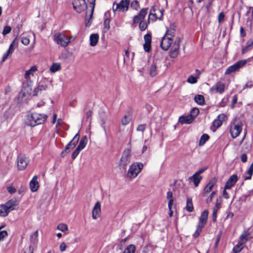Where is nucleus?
I'll use <instances>...</instances> for the list:
<instances>
[{
  "label": "nucleus",
  "instance_id": "34",
  "mask_svg": "<svg viewBox=\"0 0 253 253\" xmlns=\"http://www.w3.org/2000/svg\"><path fill=\"white\" fill-rule=\"evenodd\" d=\"M178 121L181 124H190V115L181 116L179 118Z\"/></svg>",
  "mask_w": 253,
  "mask_h": 253
},
{
  "label": "nucleus",
  "instance_id": "20",
  "mask_svg": "<svg viewBox=\"0 0 253 253\" xmlns=\"http://www.w3.org/2000/svg\"><path fill=\"white\" fill-rule=\"evenodd\" d=\"M32 90V88L29 85L27 82L23 83L22 87L21 90L20 94L22 97H26L27 94H29Z\"/></svg>",
  "mask_w": 253,
  "mask_h": 253
},
{
  "label": "nucleus",
  "instance_id": "56",
  "mask_svg": "<svg viewBox=\"0 0 253 253\" xmlns=\"http://www.w3.org/2000/svg\"><path fill=\"white\" fill-rule=\"evenodd\" d=\"M146 126V125L145 124L139 125L137 126L136 130L138 131H141L142 132H143L145 130Z\"/></svg>",
  "mask_w": 253,
  "mask_h": 253
},
{
  "label": "nucleus",
  "instance_id": "61",
  "mask_svg": "<svg viewBox=\"0 0 253 253\" xmlns=\"http://www.w3.org/2000/svg\"><path fill=\"white\" fill-rule=\"evenodd\" d=\"M251 48H252V47L251 46V45H250L248 42V45L242 49V53H245L246 52L250 50Z\"/></svg>",
  "mask_w": 253,
  "mask_h": 253
},
{
  "label": "nucleus",
  "instance_id": "10",
  "mask_svg": "<svg viewBox=\"0 0 253 253\" xmlns=\"http://www.w3.org/2000/svg\"><path fill=\"white\" fill-rule=\"evenodd\" d=\"M17 163L18 170H23L26 168L28 164V161L25 156L19 155L17 158Z\"/></svg>",
  "mask_w": 253,
  "mask_h": 253
},
{
  "label": "nucleus",
  "instance_id": "25",
  "mask_svg": "<svg viewBox=\"0 0 253 253\" xmlns=\"http://www.w3.org/2000/svg\"><path fill=\"white\" fill-rule=\"evenodd\" d=\"M202 178L203 177L201 175L195 173L192 177H191V180L192 181L195 187H196L198 186Z\"/></svg>",
  "mask_w": 253,
  "mask_h": 253
},
{
  "label": "nucleus",
  "instance_id": "35",
  "mask_svg": "<svg viewBox=\"0 0 253 253\" xmlns=\"http://www.w3.org/2000/svg\"><path fill=\"white\" fill-rule=\"evenodd\" d=\"M195 101L199 105H203L205 104V98L202 95H197L194 97Z\"/></svg>",
  "mask_w": 253,
  "mask_h": 253
},
{
  "label": "nucleus",
  "instance_id": "7",
  "mask_svg": "<svg viewBox=\"0 0 253 253\" xmlns=\"http://www.w3.org/2000/svg\"><path fill=\"white\" fill-rule=\"evenodd\" d=\"M130 151L129 149L125 150L120 160V166L125 169L126 167L130 163Z\"/></svg>",
  "mask_w": 253,
  "mask_h": 253
},
{
  "label": "nucleus",
  "instance_id": "40",
  "mask_svg": "<svg viewBox=\"0 0 253 253\" xmlns=\"http://www.w3.org/2000/svg\"><path fill=\"white\" fill-rule=\"evenodd\" d=\"M209 139V136L207 134H203L199 141V144L200 146L203 145L206 141H207Z\"/></svg>",
  "mask_w": 253,
  "mask_h": 253
},
{
  "label": "nucleus",
  "instance_id": "51",
  "mask_svg": "<svg viewBox=\"0 0 253 253\" xmlns=\"http://www.w3.org/2000/svg\"><path fill=\"white\" fill-rule=\"evenodd\" d=\"M11 28L9 26H6L4 27L2 34L4 36L7 35L11 32Z\"/></svg>",
  "mask_w": 253,
  "mask_h": 253
},
{
  "label": "nucleus",
  "instance_id": "39",
  "mask_svg": "<svg viewBox=\"0 0 253 253\" xmlns=\"http://www.w3.org/2000/svg\"><path fill=\"white\" fill-rule=\"evenodd\" d=\"M135 250V246L131 244L128 245L124 250V252H125V253H134Z\"/></svg>",
  "mask_w": 253,
  "mask_h": 253
},
{
  "label": "nucleus",
  "instance_id": "43",
  "mask_svg": "<svg viewBox=\"0 0 253 253\" xmlns=\"http://www.w3.org/2000/svg\"><path fill=\"white\" fill-rule=\"evenodd\" d=\"M38 231L37 230L31 236V241L33 243H36L37 241Z\"/></svg>",
  "mask_w": 253,
  "mask_h": 253
},
{
  "label": "nucleus",
  "instance_id": "22",
  "mask_svg": "<svg viewBox=\"0 0 253 253\" xmlns=\"http://www.w3.org/2000/svg\"><path fill=\"white\" fill-rule=\"evenodd\" d=\"M159 61L157 59L154 61L150 67V75L151 77H155L158 74V67Z\"/></svg>",
  "mask_w": 253,
  "mask_h": 253
},
{
  "label": "nucleus",
  "instance_id": "52",
  "mask_svg": "<svg viewBox=\"0 0 253 253\" xmlns=\"http://www.w3.org/2000/svg\"><path fill=\"white\" fill-rule=\"evenodd\" d=\"M81 151V150L80 149H79V148H78L77 147V148L72 153V154L71 156L72 159L73 160L75 159L76 158V157H77V156L80 153Z\"/></svg>",
  "mask_w": 253,
  "mask_h": 253
},
{
  "label": "nucleus",
  "instance_id": "28",
  "mask_svg": "<svg viewBox=\"0 0 253 253\" xmlns=\"http://www.w3.org/2000/svg\"><path fill=\"white\" fill-rule=\"evenodd\" d=\"M10 211L4 205H0V216L5 217L8 215Z\"/></svg>",
  "mask_w": 253,
  "mask_h": 253
},
{
  "label": "nucleus",
  "instance_id": "24",
  "mask_svg": "<svg viewBox=\"0 0 253 253\" xmlns=\"http://www.w3.org/2000/svg\"><path fill=\"white\" fill-rule=\"evenodd\" d=\"M89 2L90 7H91V13L89 15V19L87 20V21L85 22V26L86 27H89L91 24V22L90 21V19L92 18L93 13L94 10L95 4V0H87Z\"/></svg>",
  "mask_w": 253,
  "mask_h": 253
},
{
  "label": "nucleus",
  "instance_id": "27",
  "mask_svg": "<svg viewBox=\"0 0 253 253\" xmlns=\"http://www.w3.org/2000/svg\"><path fill=\"white\" fill-rule=\"evenodd\" d=\"M10 99V95L0 94V107L5 105Z\"/></svg>",
  "mask_w": 253,
  "mask_h": 253
},
{
  "label": "nucleus",
  "instance_id": "44",
  "mask_svg": "<svg viewBox=\"0 0 253 253\" xmlns=\"http://www.w3.org/2000/svg\"><path fill=\"white\" fill-rule=\"evenodd\" d=\"M130 118L129 116L125 115L122 119V123L123 125L126 126L128 124L130 121Z\"/></svg>",
  "mask_w": 253,
  "mask_h": 253
},
{
  "label": "nucleus",
  "instance_id": "42",
  "mask_svg": "<svg viewBox=\"0 0 253 253\" xmlns=\"http://www.w3.org/2000/svg\"><path fill=\"white\" fill-rule=\"evenodd\" d=\"M222 124V122L220 120H219L218 119H216L214 120V121L212 123V126L214 127V131L215 130V129L220 126Z\"/></svg>",
  "mask_w": 253,
  "mask_h": 253
},
{
  "label": "nucleus",
  "instance_id": "15",
  "mask_svg": "<svg viewBox=\"0 0 253 253\" xmlns=\"http://www.w3.org/2000/svg\"><path fill=\"white\" fill-rule=\"evenodd\" d=\"M216 182L217 179L215 177H213L211 179V180L206 185L204 189V192L203 194V196H206L207 194L211 192Z\"/></svg>",
  "mask_w": 253,
  "mask_h": 253
},
{
  "label": "nucleus",
  "instance_id": "23",
  "mask_svg": "<svg viewBox=\"0 0 253 253\" xmlns=\"http://www.w3.org/2000/svg\"><path fill=\"white\" fill-rule=\"evenodd\" d=\"M209 212L208 210H205L202 213L200 218L199 222L198 223L199 225L204 227L208 219Z\"/></svg>",
  "mask_w": 253,
  "mask_h": 253
},
{
  "label": "nucleus",
  "instance_id": "62",
  "mask_svg": "<svg viewBox=\"0 0 253 253\" xmlns=\"http://www.w3.org/2000/svg\"><path fill=\"white\" fill-rule=\"evenodd\" d=\"M126 240H127V238L122 239L121 241L120 244L118 246L119 248V249H120V250L122 249L123 245L126 243Z\"/></svg>",
  "mask_w": 253,
  "mask_h": 253
},
{
  "label": "nucleus",
  "instance_id": "47",
  "mask_svg": "<svg viewBox=\"0 0 253 253\" xmlns=\"http://www.w3.org/2000/svg\"><path fill=\"white\" fill-rule=\"evenodd\" d=\"M57 229L62 232H64L68 230V226L65 224L60 223L57 226Z\"/></svg>",
  "mask_w": 253,
  "mask_h": 253
},
{
  "label": "nucleus",
  "instance_id": "36",
  "mask_svg": "<svg viewBox=\"0 0 253 253\" xmlns=\"http://www.w3.org/2000/svg\"><path fill=\"white\" fill-rule=\"evenodd\" d=\"M196 75H191V84H195L197 82L198 79L201 75V72L198 70H196Z\"/></svg>",
  "mask_w": 253,
  "mask_h": 253
},
{
  "label": "nucleus",
  "instance_id": "37",
  "mask_svg": "<svg viewBox=\"0 0 253 253\" xmlns=\"http://www.w3.org/2000/svg\"><path fill=\"white\" fill-rule=\"evenodd\" d=\"M199 114V110L197 108H194L191 110V123Z\"/></svg>",
  "mask_w": 253,
  "mask_h": 253
},
{
  "label": "nucleus",
  "instance_id": "57",
  "mask_svg": "<svg viewBox=\"0 0 253 253\" xmlns=\"http://www.w3.org/2000/svg\"><path fill=\"white\" fill-rule=\"evenodd\" d=\"M215 192H214V191H212L211 193L210 196L208 197V198L206 200L207 203L209 204V203H211L212 201L213 197L215 195Z\"/></svg>",
  "mask_w": 253,
  "mask_h": 253
},
{
  "label": "nucleus",
  "instance_id": "38",
  "mask_svg": "<svg viewBox=\"0 0 253 253\" xmlns=\"http://www.w3.org/2000/svg\"><path fill=\"white\" fill-rule=\"evenodd\" d=\"M61 68V65L59 63H53L50 67V71L52 73H55L59 71Z\"/></svg>",
  "mask_w": 253,
  "mask_h": 253
},
{
  "label": "nucleus",
  "instance_id": "32",
  "mask_svg": "<svg viewBox=\"0 0 253 253\" xmlns=\"http://www.w3.org/2000/svg\"><path fill=\"white\" fill-rule=\"evenodd\" d=\"M37 70V67L36 66H32L29 70L26 71L24 77L26 80H28L30 75H33V73Z\"/></svg>",
  "mask_w": 253,
  "mask_h": 253
},
{
  "label": "nucleus",
  "instance_id": "63",
  "mask_svg": "<svg viewBox=\"0 0 253 253\" xmlns=\"http://www.w3.org/2000/svg\"><path fill=\"white\" fill-rule=\"evenodd\" d=\"M179 47V46L176 45V44L172 45L170 50L175 51L176 53H178Z\"/></svg>",
  "mask_w": 253,
  "mask_h": 253
},
{
  "label": "nucleus",
  "instance_id": "60",
  "mask_svg": "<svg viewBox=\"0 0 253 253\" xmlns=\"http://www.w3.org/2000/svg\"><path fill=\"white\" fill-rule=\"evenodd\" d=\"M11 91V87L9 86H7L4 89V93L1 94L2 95H9V93Z\"/></svg>",
  "mask_w": 253,
  "mask_h": 253
},
{
  "label": "nucleus",
  "instance_id": "2",
  "mask_svg": "<svg viewBox=\"0 0 253 253\" xmlns=\"http://www.w3.org/2000/svg\"><path fill=\"white\" fill-rule=\"evenodd\" d=\"M243 123L239 120L235 119L231 124L230 133L233 138L238 137L242 130Z\"/></svg>",
  "mask_w": 253,
  "mask_h": 253
},
{
  "label": "nucleus",
  "instance_id": "16",
  "mask_svg": "<svg viewBox=\"0 0 253 253\" xmlns=\"http://www.w3.org/2000/svg\"><path fill=\"white\" fill-rule=\"evenodd\" d=\"M101 214V204L99 201H97L92 211V216L94 219H96L100 216Z\"/></svg>",
  "mask_w": 253,
  "mask_h": 253
},
{
  "label": "nucleus",
  "instance_id": "1",
  "mask_svg": "<svg viewBox=\"0 0 253 253\" xmlns=\"http://www.w3.org/2000/svg\"><path fill=\"white\" fill-rule=\"evenodd\" d=\"M47 118L43 114L37 113H29L25 118V125L31 127L43 124Z\"/></svg>",
  "mask_w": 253,
  "mask_h": 253
},
{
  "label": "nucleus",
  "instance_id": "46",
  "mask_svg": "<svg viewBox=\"0 0 253 253\" xmlns=\"http://www.w3.org/2000/svg\"><path fill=\"white\" fill-rule=\"evenodd\" d=\"M165 35H167V37L170 38V39H172V38L174 36V31H173V29H168Z\"/></svg>",
  "mask_w": 253,
  "mask_h": 253
},
{
  "label": "nucleus",
  "instance_id": "18",
  "mask_svg": "<svg viewBox=\"0 0 253 253\" xmlns=\"http://www.w3.org/2000/svg\"><path fill=\"white\" fill-rule=\"evenodd\" d=\"M238 180V176L236 174L231 175L228 181L226 182L225 189H230L236 183Z\"/></svg>",
  "mask_w": 253,
  "mask_h": 253
},
{
  "label": "nucleus",
  "instance_id": "5",
  "mask_svg": "<svg viewBox=\"0 0 253 253\" xmlns=\"http://www.w3.org/2000/svg\"><path fill=\"white\" fill-rule=\"evenodd\" d=\"M80 134L77 133L71 141L66 146L65 149L62 152L61 156L62 157H65L69 153L71 150L74 149L79 142L80 139Z\"/></svg>",
  "mask_w": 253,
  "mask_h": 253
},
{
  "label": "nucleus",
  "instance_id": "58",
  "mask_svg": "<svg viewBox=\"0 0 253 253\" xmlns=\"http://www.w3.org/2000/svg\"><path fill=\"white\" fill-rule=\"evenodd\" d=\"M8 234L6 231L3 230L0 231V241H2L4 238L7 236Z\"/></svg>",
  "mask_w": 253,
  "mask_h": 253
},
{
  "label": "nucleus",
  "instance_id": "50",
  "mask_svg": "<svg viewBox=\"0 0 253 253\" xmlns=\"http://www.w3.org/2000/svg\"><path fill=\"white\" fill-rule=\"evenodd\" d=\"M130 6L131 8L137 10L139 7V4L137 0H134L132 2H131L130 4Z\"/></svg>",
  "mask_w": 253,
  "mask_h": 253
},
{
  "label": "nucleus",
  "instance_id": "48",
  "mask_svg": "<svg viewBox=\"0 0 253 253\" xmlns=\"http://www.w3.org/2000/svg\"><path fill=\"white\" fill-rule=\"evenodd\" d=\"M145 42L151 43V34L150 33H147L144 36Z\"/></svg>",
  "mask_w": 253,
  "mask_h": 253
},
{
  "label": "nucleus",
  "instance_id": "11",
  "mask_svg": "<svg viewBox=\"0 0 253 253\" xmlns=\"http://www.w3.org/2000/svg\"><path fill=\"white\" fill-rule=\"evenodd\" d=\"M148 8H143L141 9L137 15L134 16L133 18V24H139L143 20L147 13Z\"/></svg>",
  "mask_w": 253,
  "mask_h": 253
},
{
  "label": "nucleus",
  "instance_id": "54",
  "mask_svg": "<svg viewBox=\"0 0 253 253\" xmlns=\"http://www.w3.org/2000/svg\"><path fill=\"white\" fill-rule=\"evenodd\" d=\"M151 43L145 42L143 44V48L146 52H149L151 51Z\"/></svg>",
  "mask_w": 253,
  "mask_h": 253
},
{
  "label": "nucleus",
  "instance_id": "8",
  "mask_svg": "<svg viewBox=\"0 0 253 253\" xmlns=\"http://www.w3.org/2000/svg\"><path fill=\"white\" fill-rule=\"evenodd\" d=\"M115 2L113 4V10L115 12L117 10L124 12L126 11L128 9L130 4V0H121L119 3H116V8L114 7Z\"/></svg>",
  "mask_w": 253,
  "mask_h": 253
},
{
  "label": "nucleus",
  "instance_id": "53",
  "mask_svg": "<svg viewBox=\"0 0 253 253\" xmlns=\"http://www.w3.org/2000/svg\"><path fill=\"white\" fill-rule=\"evenodd\" d=\"M110 20L109 18H106L104 21V28L107 30H109L110 29Z\"/></svg>",
  "mask_w": 253,
  "mask_h": 253
},
{
  "label": "nucleus",
  "instance_id": "19",
  "mask_svg": "<svg viewBox=\"0 0 253 253\" xmlns=\"http://www.w3.org/2000/svg\"><path fill=\"white\" fill-rule=\"evenodd\" d=\"M251 234L249 229H246L243 231L242 233L240 236V241L246 244L249 240L251 238Z\"/></svg>",
  "mask_w": 253,
  "mask_h": 253
},
{
  "label": "nucleus",
  "instance_id": "6",
  "mask_svg": "<svg viewBox=\"0 0 253 253\" xmlns=\"http://www.w3.org/2000/svg\"><path fill=\"white\" fill-rule=\"evenodd\" d=\"M253 59V57L249 58L248 60H241L236 62L234 64L229 66L226 70L225 74L226 75H229L232 73L238 71L240 68L244 66L247 62V61H251Z\"/></svg>",
  "mask_w": 253,
  "mask_h": 253
},
{
  "label": "nucleus",
  "instance_id": "45",
  "mask_svg": "<svg viewBox=\"0 0 253 253\" xmlns=\"http://www.w3.org/2000/svg\"><path fill=\"white\" fill-rule=\"evenodd\" d=\"M203 227H203L202 226L198 225L197 229H196V231L195 232V233L193 234V236L194 238L198 237L199 236V235L202 231V229Z\"/></svg>",
  "mask_w": 253,
  "mask_h": 253
},
{
  "label": "nucleus",
  "instance_id": "3",
  "mask_svg": "<svg viewBox=\"0 0 253 253\" xmlns=\"http://www.w3.org/2000/svg\"><path fill=\"white\" fill-rule=\"evenodd\" d=\"M143 168V165L141 163H134L129 168L127 175L130 178L136 177L140 173Z\"/></svg>",
  "mask_w": 253,
  "mask_h": 253
},
{
  "label": "nucleus",
  "instance_id": "31",
  "mask_svg": "<svg viewBox=\"0 0 253 253\" xmlns=\"http://www.w3.org/2000/svg\"><path fill=\"white\" fill-rule=\"evenodd\" d=\"M245 245L239 241L238 243L233 248V252L234 253H239L243 249Z\"/></svg>",
  "mask_w": 253,
  "mask_h": 253
},
{
  "label": "nucleus",
  "instance_id": "14",
  "mask_svg": "<svg viewBox=\"0 0 253 253\" xmlns=\"http://www.w3.org/2000/svg\"><path fill=\"white\" fill-rule=\"evenodd\" d=\"M172 42V39H170V38L167 37V35H164L161 40V48L165 51L168 50L171 45Z\"/></svg>",
  "mask_w": 253,
  "mask_h": 253
},
{
  "label": "nucleus",
  "instance_id": "12",
  "mask_svg": "<svg viewBox=\"0 0 253 253\" xmlns=\"http://www.w3.org/2000/svg\"><path fill=\"white\" fill-rule=\"evenodd\" d=\"M225 88L224 84L222 82H218L210 88V92L211 93H218L221 94L224 91Z\"/></svg>",
  "mask_w": 253,
  "mask_h": 253
},
{
  "label": "nucleus",
  "instance_id": "41",
  "mask_svg": "<svg viewBox=\"0 0 253 253\" xmlns=\"http://www.w3.org/2000/svg\"><path fill=\"white\" fill-rule=\"evenodd\" d=\"M167 198L169 200L168 205L169 206L173 204V197L172 192L169 191L167 194Z\"/></svg>",
  "mask_w": 253,
  "mask_h": 253
},
{
  "label": "nucleus",
  "instance_id": "64",
  "mask_svg": "<svg viewBox=\"0 0 253 253\" xmlns=\"http://www.w3.org/2000/svg\"><path fill=\"white\" fill-rule=\"evenodd\" d=\"M66 245L65 243H62L60 245V250L61 252H64L66 249Z\"/></svg>",
  "mask_w": 253,
  "mask_h": 253
},
{
  "label": "nucleus",
  "instance_id": "55",
  "mask_svg": "<svg viewBox=\"0 0 253 253\" xmlns=\"http://www.w3.org/2000/svg\"><path fill=\"white\" fill-rule=\"evenodd\" d=\"M21 42L25 45H27L29 44L30 40L28 38L26 37H23L21 38Z\"/></svg>",
  "mask_w": 253,
  "mask_h": 253
},
{
  "label": "nucleus",
  "instance_id": "49",
  "mask_svg": "<svg viewBox=\"0 0 253 253\" xmlns=\"http://www.w3.org/2000/svg\"><path fill=\"white\" fill-rule=\"evenodd\" d=\"M219 209H217V206H214L212 212V219L214 222H215L217 217V213Z\"/></svg>",
  "mask_w": 253,
  "mask_h": 253
},
{
  "label": "nucleus",
  "instance_id": "13",
  "mask_svg": "<svg viewBox=\"0 0 253 253\" xmlns=\"http://www.w3.org/2000/svg\"><path fill=\"white\" fill-rule=\"evenodd\" d=\"M48 86V82L46 81L39 83L38 86L34 89L33 96H37L39 92L45 90Z\"/></svg>",
  "mask_w": 253,
  "mask_h": 253
},
{
  "label": "nucleus",
  "instance_id": "9",
  "mask_svg": "<svg viewBox=\"0 0 253 253\" xmlns=\"http://www.w3.org/2000/svg\"><path fill=\"white\" fill-rule=\"evenodd\" d=\"M72 4L74 9L78 13H81L87 8L85 0H74Z\"/></svg>",
  "mask_w": 253,
  "mask_h": 253
},
{
  "label": "nucleus",
  "instance_id": "59",
  "mask_svg": "<svg viewBox=\"0 0 253 253\" xmlns=\"http://www.w3.org/2000/svg\"><path fill=\"white\" fill-rule=\"evenodd\" d=\"M8 192L10 194L15 193L16 192V189L13 186H8L7 187Z\"/></svg>",
  "mask_w": 253,
  "mask_h": 253
},
{
  "label": "nucleus",
  "instance_id": "26",
  "mask_svg": "<svg viewBox=\"0 0 253 253\" xmlns=\"http://www.w3.org/2000/svg\"><path fill=\"white\" fill-rule=\"evenodd\" d=\"M98 39L99 36L97 34H91L89 37L90 45L91 46H95L98 42Z\"/></svg>",
  "mask_w": 253,
  "mask_h": 253
},
{
  "label": "nucleus",
  "instance_id": "4",
  "mask_svg": "<svg viewBox=\"0 0 253 253\" xmlns=\"http://www.w3.org/2000/svg\"><path fill=\"white\" fill-rule=\"evenodd\" d=\"M53 39L57 44L63 47L67 46L71 42V41L68 39V37L62 33L55 34L53 36Z\"/></svg>",
  "mask_w": 253,
  "mask_h": 253
},
{
  "label": "nucleus",
  "instance_id": "30",
  "mask_svg": "<svg viewBox=\"0 0 253 253\" xmlns=\"http://www.w3.org/2000/svg\"><path fill=\"white\" fill-rule=\"evenodd\" d=\"M253 174V163L250 166L248 170L246 172L244 179L245 180H249L251 179L252 176Z\"/></svg>",
  "mask_w": 253,
  "mask_h": 253
},
{
  "label": "nucleus",
  "instance_id": "21",
  "mask_svg": "<svg viewBox=\"0 0 253 253\" xmlns=\"http://www.w3.org/2000/svg\"><path fill=\"white\" fill-rule=\"evenodd\" d=\"M18 201L16 198H13L6 202L4 205L10 211L14 209V207L18 205Z\"/></svg>",
  "mask_w": 253,
  "mask_h": 253
},
{
  "label": "nucleus",
  "instance_id": "17",
  "mask_svg": "<svg viewBox=\"0 0 253 253\" xmlns=\"http://www.w3.org/2000/svg\"><path fill=\"white\" fill-rule=\"evenodd\" d=\"M37 179L38 176L37 175H35L30 182V188L31 191L33 192L37 191L39 188V184Z\"/></svg>",
  "mask_w": 253,
  "mask_h": 253
},
{
  "label": "nucleus",
  "instance_id": "29",
  "mask_svg": "<svg viewBox=\"0 0 253 253\" xmlns=\"http://www.w3.org/2000/svg\"><path fill=\"white\" fill-rule=\"evenodd\" d=\"M149 17H148V20H143L139 24V29L141 31H145L148 27V25L149 23Z\"/></svg>",
  "mask_w": 253,
  "mask_h": 253
},
{
  "label": "nucleus",
  "instance_id": "33",
  "mask_svg": "<svg viewBox=\"0 0 253 253\" xmlns=\"http://www.w3.org/2000/svg\"><path fill=\"white\" fill-rule=\"evenodd\" d=\"M87 137L86 136H84V137H82L77 148L81 150H82L85 147L87 143Z\"/></svg>",
  "mask_w": 253,
  "mask_h": 253
}]
</instances>
